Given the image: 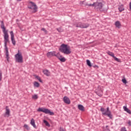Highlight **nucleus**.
Here are the masks:
<instances>
[{"label": "nucleus", "mask_w": 131, "mask_h": 131, "mask_svg": "<svg viewBox=\"0 0 131 131\" xmlns=\"http://www.w3.org/2000/svg\"><path fill=\"white\" fill-rule=\"evenodd\" d=\"M2 80V73L0 72V81Z\"/></svg>", "instance_id": "35"}, {"label": "nucleus", "mask_w": 131, "mask_h": 131, "mask_svg": "<svg viewBox=\"0 0 131 131\" xmlns=\"http://www.w3.org/2000/svg\"><path fill=\"white\" fill-rule=\"evenodd\" d=\"M115 26H116V27H118V28H119V27H120V21H116Z\"/></svg>", "instance_id": "20"}, {"label": "nucleus", "mask_w": 131, "mask_h": 131, "mask_svg": "<svg viewBox=\"0 0 131 131\" xmlns=\"http://www.w3.org/2000/svg\"><path fill=\"white\" fill-rule=\"evenodd\" d=\"M60 131H64L63 129H60Z\"/></svg>", "instance_id": "37"}, {"label": "nucleus", "mask_w": 131, "mask_h": 131, "mask_svg": "<svg viewBox=\"0 0 131 131\" xmlns=\"http://www.w3.org/2000/svg\"><path fill=\"white\" fill-rule=\"evenodd\" d=\"M1 27L3 30V32L4 33V45L5 50L6 51V58L7 61H9V51L8 49V47H7L8 45V42H10V40L9 39V34L8 33V30L6 29L5 27V24H4L3 21H1Z\"/></svg>", "instance_id": "1"}, {"label": "nucleus", "mask_w": 131, "mask_h": 131, "mask_svg": "<svg viewBox=\"0 0 131 131\" xmlns=\"http://www.w3.org/2000/svg\"><path fill=\"white\" fill-rule=\"evenodd\" d=\"M10 35H11V41L12 42V44L13 46H15L16 45V41L15 40L14 33L13 32V31L10 32Z\"/></svg>", "instance_id": "11"}, {"label": "nucleus", "mask_w": 131, "mask_h": 131, "mask_svg": "<svg viewBox=\"0 0 131 131\" xmlns=\"http://www.w3.org/2000/svg\"><path fill=\"white\" fill-rule=\"evenodd\" d=\"M114 59L115 60V61H116L117 62H121V61L120 60V59H119V58H118L117 57H116V56H114Z\"/></svg>", "instance_id": "26"}, {"label": "nucleus", "mask_w": 131, "mask_h": 131, "mask_svg": "<svg viewBox=\"0 0 131 131\" xmlns=\"http://www.w3.org/2000/svg\"><path fill=\"white\" fill-rule=\"evenodd\" d=\"M128 125H129L130 126H131V121L130 120H129L128 121Z\"/></svg>", "instance_id": "31"}, {"label": "nucleus", "mask_w": 131, "mask_h": 131, "mask_svg": "<svg viewBox=\"0 0 131 131\" xmlns=\"http://www.w3.org/2000/svg\"><path fill=\"white\" fill-rule=\"evenodd\" d=\"M118 9L120 12H122V11H124V7H123V6H121Z\"/></svg>", "instance_id": "24"}, {"label": "nucleus", "mask_w": 131, "mask_h": 131, "mask_svg": "<svg viewBox=\"0 0 131 131\" xmlns=\"http://www.w3.org/2000/svg\"><path fill=\"white\" fill-rule=\"evenodd\" d=\"M34 84V86L35 88H39V83L36 82V81H35L33 83Z\"/></svg>", "instance_id": "19"}, {"label": "nucleus", "mask_w": 131, "mask_h": 131, "mask_svg": "<svg viewBox=\"0 0 131 131\" xmlns=\"http://www.w3.org/2000/svg\"><path fill=\"white\" fill-rule=\"evenodd\" d=\"M24 126V127H25L26 129H27L28 130H29V129H30V128H29V126H28V125L25 124Z\"/></svg>", "instance_id": "27"}, {"label": "nucleus", "mask_w": 131, "mask_h": 131, "mask_svg": "<svg viewBox=\"0 0 131 131\" xmlns=\"http://www.w3.org/2000/svg\"><path fill=\"white\" fill-rule=\"evenodd\" d=\"M57 52L56 51L49 52L47 53V56L48 58H52V57H56Z\"/></svg>", "instance_id": "9"}, {"label": "nucleus", "mask_w": 131, "mask_h": 131, "mask_svg": "<svg viewBox=\"0 0 131 131\" xmlns=\"http://www.w3.org/2000/svg\"><path fill=\"white\" fill-rule=\"evenodd\" d=\"M43 121L45 123L46 126H50V123H49L47 120H44Z\"/></svg>", "instance_id": "25"}, {"label": "nucleus", "mask_w": 131, "mask_h": 131, "mask_svg": "<svg viewBox=\"0 0 131 131\" xmlns=\"http://www.w3.org/2000/svg\"><path fill=\"white\" fill-rule=\"evenodd\" d=\"M88 6L89 7H94V9L97 11H102L103 8V3L99 2L94 3L93 4H88Z\"/></svg>", "instance_id": "3"}, {"label": "nucleus", "mask_w": 131, "mask_h": 131, "mask_svg": "<svg viewBox=\"0 0 131 131\" xmlns=\"http://www.w3.org/2000/svg\"><path fill=\"white\" fill-rule=\"evenodd\" d=\"M32 98L34 100H37V99H38V96H37V95L35 94V95L32 96Z\"/></svg>", "instance_id": "21"}, {"label": "nucleus", "mask_w": 131, "mask_h": 131, "mask_svg": "<svg viewBox=\"0 0 131 131\" xmlns=\"http://www.w3.org/2000/svg\"><path fill=\"white\" fill-rule=\"evenodd\" d=\"M122 82L125 84H126V83H127V81H126V80L125 79H122Z\"/></svg>", "instance_id": "29"}, {"label": "nucleus", "mask_w": 131, "mask_h": 131, "mask_svg": "<svg viewBox=\"0 0 131 131\" xmlns=\"http://www.w3.org/2000/svg\"><path fill=\"white\" fill-rule=\"evenodd\" d=\"M59 51L61 53H63V54H65V55H70V54L72 52V51H71V49H70V47L65 44H62L60 46Z\"/></svg>", "instance_id": "2"}, {"label": "nucleus", "mask_w": 131, "mask_h": 131, "mask_svg": "<svg viewBox=\"0 0 131 131\" xmlns=\"http://www.w3.org/2000/svg\"><path fill=\"white\" fill-rule=\"evenodd\" d=\"M14 57L16 63H23V56L22 53H20V51H18V53L15 55Z\"/></svg>", "instance_id": "5"}, {"label": "nucleus", "mask_w": 131, "mask_h": 131, "mask_svg": "<svg viewBox=\"0 0 131 131\" xmlns=\"http://www.w3.org/2000/svg\"><path fill=\"white\" fill-rule=\"evenodd\" d=\"M106 53L109 55V56H111V57H113V58L115 56L114 53L113 52H110V51H107L106 52Z\"/></svg>", "instance_id": "18"}, {"label": "nucleus", "mask_w": 131, "mask_h": 131, "mask_svg": "<svg viewBox=\"0 0 131 131\" xmlns=\"http://www.w3.org/2000/svg\"><path fill=\"white\" fill-rule=\"evenodd\" d=\"M63 101L64 103H65L66 104H68V105H69V104L71 103V102L70 101V99L67 96H64L63 97Z\"/></svg>", "instance_id": "12"}, {"label": "nucleus", "mask_w": 131, "mask_h": 131, "mask_svg": "<svg viewBox=\"0 0 131 131\" xmlns=\"http://www.w3.org/2000/svg\"><path fill=\"white\" fill-rule=\"evenodd\" d=\"M28 8L30 10H33V13H36V12L37 11V6H36V4H35V3L32 2H30L29 3Z\"/></svg>", "instance_id": "6"}, {"label": "nucleus", "mask_w": 131, "mask_h": 131, "mask_svg": "<svg viewBox=\"0 0 131 131\" xmlns=\"http://www.w3.org/2000/svg\"><path fill=\"white\" fill-rule=\"evenodd\" d=\"M89 26H90L89 24H82L81 23H79L77 25L76 27H80V28H87V27H89Z\"/></svg>", "instance_id": "8"}, {"label": "nucleus", "mask_w": 131, "mask_h": 131, "mask_svg": "<svg viewBox=\"0 0 131 131\" xmlns=\"http://www.w3.org/2000/svg\"><path fill=\"white\" fill-rule=\"evenodd\" d=\"M102 95H103V91L102 90L100 91V94L99 95V96H102Z\"/></svg>", "instance_id": "34"}, {"label": "nucleus", "mask_w": 131, "mask_h": 131, "mask_svg": "<svg viewBox=\"0 0 131 131\" xmlns=\"http://www.w3.org/2000/svg\"><path fill=\"white\" fill-rule=\"evenodd\" d=\"M123 109L124 111L127 112V113H128L129 114H131V111L127 108L126 106H123Z\"/></svg>", "instance_id": "16"}, {"label": "nucleus", "mask_w": 131, "mask_h": 131, "mask_svg": "<svg viewBox=\"0 0 131 131\" xmlns=\"http://www.w3.org/2000/svg\"><path fill=\"white\" fill-rule=\"evenodd\" d=\"M78 108L79 110H80V111H84V107H83V105L81 104H79L78 105Z\"/></svg>", "instance_id": "17"}, {"label": "nucleus", "mask_w": 131, "mask_h": 131, "mask_svg": "<svg viewBox=\"0 0 131 131\" xmlns=\"http://www.w3.org/2000/svg\"><path fill=\"white\" fill-rule=\"evenodd\" d=\"M95 67H98V66H95Z\"/></svg>", "instance_id": "38"}, {"label": "nucleus", "mask_w": 131, "mask_h": 131, "mask_svg": "<svg viewBox=\"0 0 131 131\" xmlns=\"http://www.w3.org/2000/svg\"><path fill=\"white\" fill-rule=\"evenodd\" d=\"M30 123L34 128H36V125H35V121L34 120V119H31Z\"/></svg>", "instance_id": "15"}, {"label": "nucleus", "mask_w": 131, "mask_h": 131, "mask_svg": "<svg viewBox=\"0 0 131 131\" xmlns=\"http://www.w3.org/2000/svg\"><path fill=\"white\" fill-rule=\"evenodd\" d=\"M55 57L59 59V60H60L61 62H65L66 61V59L65 58V57H63L59 53H56V55Z\"/></svg>", "instance_id": "10"}, {"label": "nucleus", "mask_w": 131, "mask_h": 131, "mask_svg": "<svg viewBox=\"0 0 131 131\" xmlns=\"http://www.w3.org/2000/svg\"><path fill=\"white\" fill-rule=\"evenodd\" d=\"M100 111H101L103 115L108 116L111 119H112V115L111 114V111L109 110V107H107L106 110H105L103 107H101Z\"/></svg>", "instance_id": "4"}, {"label": "nucleus", "mask_w": 131, "mask_h": 131, "mask_svg": "<svg viewBox=\"0 0 131 131\" xmlns=\"http://www.w3.org/2000/svg\"><path fill=\"white\" fill-rule=\"evenodd\" d=\"M35 78H36L37 79H38V80H39V81L40 82H42V81L41 80V79H40V77L38 76H35Z\"/></svg>", "instance_id": "23"}, {"label": "nucleus", "mask_w": 131, "mask_h": 131, "mask_svg": "<svg viewBox=\"0 0 131 131\" xmlns=\"http://www.w3.org/2000/svg\"><path fill=\"white\" fill-rule=\"evenodd\" d=\"M38 112H43L45 113V114H50V115H54V113L53 112H51V111L48 108H43V107H39L37 110Z\"/></svg>", "instance_id": "7"}, {"label": "nucleus", "mask_w": 131, "mask_h": 131, "mask_svg": "<svg viewBox=\"0 0 131 131\" xmlns=\"http://www.w3.org/2000/svg\"><path fill=\"white\" fill-rule=\"evenodd\" d=\"M43 73L45 75H46V76H50L51 75V72L48 70H43Z\"/></svg>", "instance_id": "14"}, {"label": "nucleus", "mask_w": 131, "mask_h": 131, "mask_svg": "<svg viewBox=\"0 0 131 131\" xmlns=\"http://www.w3.org/2000/svg\"><path fill=\"white\" fill-rule=\"evenodd\" d=\"M10 108H9V106H6V113L5 114V117H9L10 116Z\"/></svg>", "instance_id": "13"}, {"label": "nucleus", "mask_w": 131, "mask_h": 131, "mask_svg": "<svg viewBox=\"0 0 131 131\" xmlns=\"http://www.w3.org/2000/svg\"><path fill=\"white\" fill-rule=\"evenodd\" d=\"M84 3V1H81L80 2V5H83Z\"/></svg>", "instance_id": "33"}, {"label": "nucleus", "mask_w": 131, "mask_h": 131, "mask_svg": "<svg viewBox=\"0 0 131 131\" xmlns=\"http://www.w3.org/2000/svg\"><path fill=\"white\" fill-rule=\"evenodd\" d=\"M104 131H110V130L108 129H105Z\"/></svg>", "instance_id": "36"}, {"label": "nucleus", "mask_w": 131, "mask_h": 131, "mask_svg": "<svg viewBox=\"0 0 131 131\" xmlns=\"http://www.w3.org/2000/svg\"><path fill=\"white\" fill-rule=\"evenodd\" d=\"M121 131H127L126 130V128H125V127H122L121 128Z\"/></svg>", "instance_id": "28"}, {"label": "nucleus", "mask_w": 131, "mask_h": 131, "mask_svg": "<svg viewBox=\"0 0 131 131\" xmlns=\"http://www.w3.org/2000/svg\"><path fill=\"white\" fill-rule=\"evenodd\" d=\"M57 30L58 31V32H62V30H61V29H57Z\"/></svg>", "instance_id": "32"}, {"label": "nucleus", "mask_w": 131, "mask_h": 131, "mask_svg": "<svg viewBox=\"0 0 131 131\" xmlns=\"http://www.w3.org/2000/svg\"><path fill=\"white\" fill-rule=\"evenodd\" d=\"M41 30H42V31H44V32H45V33H48V31H47V30H46V29L42 28Z\"/></svg>", "instance_id": "30"}, {"label": "nucleus", "mask_w": 131, "mask_h": 131, "mask_svg": "<svg viewBox=\"0 0 131 131\" xmlns=\"http://www.w3.org/2000/svg\"><path fill=\"white\" fill-rule=\"evenodd\" d=\"M86 63H87V65H88L89 67H92V63H91V61H90V60L87 59Z\"/></svg>", "instance_id": "22"}]
</instances>
